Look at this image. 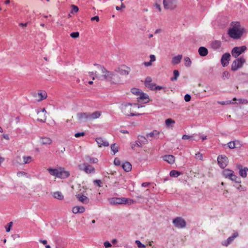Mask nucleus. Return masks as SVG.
Segmentation results:
<instances>
[{"label":"nucleus","instance_id":"nucleus-56","mask_svg":"<svg viewBox=\"0 0 248 248\" xmlns=\"http://www.w3.org/2000/svg\"><path fill=\"white\" fill-rule=\"evenodd\" d=\"M201 138L202 140H206V136H201Z\"/></svg>","mask_w":248,"mask_h":248},{"label":"nucleus","instance_id":"nucleus-19","mask_svg":"<svg viewBox=\"0 0 248 248\" xmlns=\"http://www.w3.org/2000/svg\"><path fill=\"white\" fill-rule=\"evenodd\" d=\"M77 197L78 200L83 203H87L89 202V199L86 196L81 194H78L77 195Z\"/></svg>","mask_w":248,"mask_h":248},{"label":"nucleus","instance_id":"nucleus-27","mask_svg":"<svg viewBox=\"0 0 248 248\" xmlns=\"http://www.w3.org/2000/svg\"><path fill=\"white\" fill-rule=\"evenodd\" d=\"M182 58V55H178L175 56L172 59V62L174 64L179 63L180 62Z\"/></svg>","mask_w":248,"mask_h":248},{"label":"nucleus","instance_id":"nucleus-31","mask_svg":"<svg viewBox=\"0 0 248 248\" xmlns=\"http://www.w3.org/2000/svg\"><path fill=\"white\" fill-rule=\"evenodd\" d=\"M131 92L133 94L139 96L140 93H142V91L139 89L134 88L131 89Z\"/></svg>","mask_w":248,"mask_h":248},{"label":"nucleus","instance_id":"nucleus-37","mask_svg":"<svg viewBox=\"0 0 248 248\" xmlns=\"http://www.w3.org/2000/svg\"><path fill=\"white\" fill-rule=\"evenodd\" d=\"M184 61H185V64L186 66H189L190 65L191 62L190 59L188 57H185L184 58Z\"/></svg>","mask_w":248,"mask_h":248},{"label":"nucleus","instance_id":"nucleus-6","mask_svg":"<svg viewBox=\"0 0 248 248\" xmlns=\"http://www.w3.org/2000/svg\"><path fill=\"white\" fill-rule=\"evenodd\" d=\"M145 85L146 87L153 91H157L165 89L164 87L157 86L155 83L152 82V79L150 77H148L146 78L145 80Z\"/></svg>","mask_w":248,"mask_h":248},{"label":"nucleus","instance_id":"nucleus-46","mask_svg":"<svg viewBox=\"0 0 248 248\" xmlns=\"http://www.w3.org/2000/svg\"><path fill=\"white\" fill-rule=\"evenodd\" d=\"M90 162L91 163H97L98 162V159L95 158H90Z\"/></svg>","mask_w":248,"mask_h":248},{"label":"nucleus","instance_id":"nucleus-5","mask_svg":"<svg viewBox=\"0 0 248 248\" xmlns=\"http://www.w3.org/2000/svg\"><path fill=\"white\" fill-rule=\"evenodd\" d=\"M246 61L243 57H240L234 60L231 65V70L232 71H235L242 68Z\"/></svg>","mask_w":248,"mask_h":248},{"label":"nucleus","instance_id":"nucleus-52","mask_svg":"<svg viewBox=\"0 0 248 248\" xmlns=\"http://www.w3.org/2000/svg\"><path fill=\"white\" fill-rule=\"evenodd\" d=\"M104 246L106 248H110L111 246V245L109 242L107 241L104 243Z\"/></svg>","mask_w":248,"mask_h":248},{"label":"nucleus","instance_id":"nucleus-17","mask_svg":"<svg viewBox=\"0 0 248 248\" xmlns=\"http://www.w3.org/2000/svg\"><path fill=\"white\" fill-rule=\"evenodd\" d=\"M96 141L97 142L98 146L100 147L102 146L107 147L109 145V143L106 140H104L101 138H97L96 139Z\"/></svg>","mask_w":248,"mask_h":248},{"label":"nucleus","instance_id":"nucleus-39","mask_svg":"<svg viewBox=\"0 0 248 248\" xmlns=\"http://www.w3.org/2000/svg\"><path fill=\"white\" fill-rule=\"evenodd\" d=\"M166 124L168 126H169L171 124H174L175 121L171 119H167L166 121Z\"/></svg>","mask_w":248,"mask_h":248},{"label":"nucleus","instance_id":"nucleus-2","mask_svg":"<svg viewBox=\"0 0 248 248\" xmlns=\"http://www.w3.org/2000/svg\"><path fill=\"white\" fill-rule=\"evenodd\" d=\"M47 170L50 175L61 179L67 178L70 175L69 172L66 170L63 167H59L56 169L49 168Z\"/></svg>","mask_w":248,"mask_h":248},{"label":"nucleus","instance_id":"nucleus-38","mask_svg":"<svg viewBox=\"0 0 248 248\" xmlns=\"http://www.w3.org/2000/svg\"><path fill=\"white\" fill-rule=\"evenodd\" d=\"M174 77L171 78V80H176L179 75V71L177 70L173 71Z\"/></svg>","mask_w":248,"mask_h":248},{"label":"nucleus","instance_id":"nucleus-28","mask_svg":"<svg viewBox=\"0 0 248 248\" xmlns=\"http://www.w3.org/2000/svg\"><path fill=\"white\" fill-rule=\"evenodd\" d=\"M41 142L43 144H50L52 143V140L47 137L42 138Z\"/></svg>","mask_w":248,"mask_h":248},{"label":"nucleus","instance_id":"nucleus-49","mask_svg":"<svg viewBox=\"0 0 248 248\" xmlns=\"http://www.w3.org/2000/svg\"><path fill=\"white\" fill-rule=\"evenodd\" d=\"M94 183L96 184L98 186H101L102 182L100 180H94Z\"/></svg>","mask_w":248,"mask_h":248},{"label":"nucleus","instance_id":"nucleus-50","mask_svg":"<svg viewBox=\"0 0 248 248\" xmlns=\"http://www.w3.org/2000/svg\"><path fill=\"white\" fill-rule=\"evenodd\" d=\"M191 99V96L188 95V94H186L185 96V100L186 101V102H188Z\"/></svg>","mask_w":248,"mask_h":248},{"label":"nucleus","instance_id":"nucleus-33","mask_svg":"<svg viewBox=\"0 0 248 248\" xmlns=\"http://www.w3.org/2000/svg\"><path fill=\"white\" fill-rule=\"evenodd\" d=\"M212 47L216 48V49H217L219 47H220L221 46V42H219V41H215L214 42H213L212 43Z\"/></svg>","mask_w":248,"mask_h":248},{"label":"nucleus","instance_id":"nucleus-13","mask_svg":"<svg viewBox=\"0 0 248 248\" xmlns=\"http://www.w3.org/2000/svg\"><path fill=\"white\" fill-rule=\"evenodd\" d=\"M137 99L139 103H147L150 101L148 95L142 92L140 93Z\"/></svg>","mask_w":248,"mask_h":248},{"label":"nucleus","instance_id":"nucleus-48","mask_svg":"<svg viewBox=\"0 0 248 248\" xmlns=\"http://www.w3.org/2000/svg\"><path fill=\"white\" fill-rule=\"evenodd\" d=\"M72 11H73L75 13H77L78 12V8L77 6L72 5Z\"/></svg>","mask_w":248,"mask_h":248},{"label":"nucleus","instance_id":"nucleus-7","mask_svg":"<svg viewBox=\"0 0 248 248\" xmlns=\"http://www.w3.org/2000/svg\"><path fill=\"white\" fill-rule=\"evenodd\" d=\"M79 168L80 170L88 174H93L95 172V168L87 163H84L82 165H79Z\"/></svg>","mask_w":248,"mask_h":248},{"label":"nucleus","instance_id":"nucleus-43","mask_svg":"<svg viewBox=\"0 0 248 248\" xmlns=\"http://www.w3.org/2000/svg\"><path fill=\"white\" fill-rule=\"evenodd\" d=\"M12 225H13V222H10L8 223V225L5 227L6 231L7 232H9L10 231L11 228L12 226Z\"/></svg>","mask_w":248,"mask_h":248},{"label":"nucleus","instance_id":"nucleus-12","mask_svg":"<svg viewBox=\"0 0 248 248\" xmlns=\"http://www.w3.org/2000/svg\"><path fill=\"white\" fill-rule=\"evenodd\" d=\"M231 59V55L229 53H225L222 56L221 63L223 67L227 66Z\"/></svg>","mask_w":248,"mask_h":248},{"label":"nucleus","instance_id":"nucleus-59","mask_svg":"<svg viewBox=\"0 0 248 248\" xmlns=\"http://www.w3.org/2000/svg\"><path fill=\"white\" fill-rule=\"evenodd\" d=\"M112 244H115L117 243V240L116 239H113L112 241Z\"/></svg>","mask_w":248,"mask_h":248},{"label":"nucleus","instance_id":"nucleus-61","mask_svg":"<svg viewBox=\"0 0 248 248\" xmlns=\"http://www.w3.org/2000/svg\"><path fill=\"white\" fill-rule=\"evenodd\" d=\"M0 132H3V129L1 126H0Z\"/></svg>","mask_w":248,"mask_h":248},{"label":"nucleus","instance_id":"nucleus-41","mask_svg":"<svg viewBox=\"0 0 248 248\" xmlns=\"http://www.w3.org/2000/svg\"><path fill=\"white\" fill-rule=\"evenodd\" d=\"M136 243L139 248H145V246L143 244H141L140 241L137 240L136 241Z\"/></svg>","mask_w":248,"mask_h":248},{"label":"nucleus","instance_id":"nucleus-36","mask_svg":"<svg viewBox=\"0 0 248 248\" xmlns=\"http://www.w3.org/2000/svg\"><path fill=\"white\" fill-rule=\"evenodd\" d=\"M195 158L199 160H202L203 155L200 152H198L195 155Z\"/></svg>","mask_w":248,"mask_h":248},{"label":"nucleus","instance_id":"nucleus-4","mask_svg":"<svg viewBox=\"0 0 248 248\" xmlns=\"http://www.w3.org/2000/svg\"><path fill=\"white\" fill-rule=\"evenodd\" d=\"M110 202L112 204H128L130 205L134 203V201L133 200L131 199H128L124 197L118 198V197H114L111 199Z\"/></svg>","mask_w":248,"mask_h":248},{"label":"nucleus","instance_id":"nucleus-35","mask_svg":"<svg viewBox=\"0 0 248 248\" xmlns=\"http://www.w3.org/2000/svg\"><path fill=\"white\" fill-rule=\"evenodd\" d=\"M111 149L115 154L118 151V146L116 144H113L111 146Z\"/></svg>","mask_w":248,"mask_h":248},{"label":"nucleus","instance_id":"nucleus-45","mask_svg":"<svg viewBox=\"0 0 248 248\" xmlns=\"http://www.w3.org/2000/svg\"><path fill=\"white\" fill-rule=\"evenodd\" d=\"M70 36L73 38H77L79 36V33L78 32H74L71 33Z\"/></svg>","mask_w":248,"mask_h":248},{"label":"nucleus","instance_id":"nucleus-40","mask_svg":"<svg viewBox=\"0 0 248 248\" xmlns=\"http://www.w3.org/2000/svg\"><path fill=\"white\" fill-rule=\"evenodd\" d=\"M114 164L116 166H120L121 165L120 160L118 158H115L114 160Z\"/></svg>","mask_w":248,"mask_h":248},{"label":"nucleus","instance_id":"nucleus-53","mask_svg":"<svg viewBox=\"0 0 248 248\" xmlns=\"http://www.w3.org/2000/svg\"><path fill=\"white\" fill-rule=\"evenodd\" d=\"M91 20L92 21L96 20L97 22H98L99 20V16H95L94 17H93L91 18Z\"/></svg>","mask_w":248,"mask_h":248},{"label":"nucleus","instance_id":"nucleus-3","mask_svg":"<svg viewBox=\"0 0 248 248\" xmlns=\"http://www.w3.org/2000/svg\"><path fill=\"white\" fill-rule=\"evenodd\" d=\"M125 109L130 113V116H137L143 114V113L137 112L136 110L140 106L138 104H127L125 105Z\"/></svg>","mask_w":248,"mask_h":248},{"label":"nucleus","instance_id":"nucleus-58","mask_svg":"<svg viewBox=\"0 0 248 248\" xmlns=\"http://www.w3.org/2000/svg\"><path fill=\"white\" fill-rule=\"evenodd\" d=\"M10 2V0H6L4 1L5 4H8Z\"/></svg>","mask_w":248,"mask_h":248},{"label":"nucleus","instance_id":"nucleus-60","mask_svg":"<svg viewBox=\"0 0 248 248\" xmlns=\"http://www.w3.org/2000/svg\"><path fill=\"white\" fill-rule=\"evenodd\" d=\"M41 242L44 245L47 243V241L46 240L41 241Z\"/></svg>","mask_w":248,"mask_h":248},{"label":"nucleus","instance_id":"nucleus-44","mask_svg":"<svg viewBox=\"0 0 248 248\" xmlns=\"http://www.w3.org/2000/svg\"><path fill=\"white\" fill-rule=\"evenodd\" d=\"M154 7H155V9L156 10V11H157L158 12H161V8L159 4H158L157 3H155L154 5Z\"/></svg>","mask_w":248,"mask_h":248},{"label":"nucleus","instance_id":"nucleus-18","mask_svg":"<svg viewBox=\"0 0 248 248\" xmlns=\"http://www.w3.org/2000/svg\"><path fill=\"white\" fill-rule=\"evenodd\" d=\"M163 159L170 164H173L175 161V157L172 155H166L163 156Z\"/></svg>","mask_w":248,"mask_h":248},{"label":"nucleus","instance_id":"nucleus-64","mask_svg":"<svg viewBox=\"0 0 248 248\" xmlns=\"http://www.w3.org/2000/svg\"><path fill=\"white\" fill-rule=\"evenodd\" d=\"M116 8V9H117V10H120V7H118V6H117Z\"/></svg>","mask_w":248,"mask_h":248},{"label":"nucleus","instance_id":"nucleus-9","mask_svg":"<svg viewBox=\"0 0 248 248\" xmlns=\"http://www.w3.org/2000/svg\"><path fill=\"white\" fill-rule=\"evenodd\" d=\"M164 8L168 9H173L176 7L175 0H164Z\"/></svg>","mask_w":248,"mask_h":248},{"label":"nucleus","instance_id":"nucleus-15","mask_svg":"<svg viewBox=\"0 0 248 248\" xmlns=\"http://www.w3.org/2000/svg\"><path fill=\"white\" fill-rule=\"evenodd\" d=\"M160 132L157 130H154L152 132L146 135V137L151 140L153 139H157L159 137Z\"/></svg>","mask_w":248,"mask_h":248},{"label":"nucleus","instance_id":"nucleus-57","mask_svg":"<svg viewBox=\"0 0 248 248\" xmlns=\"http://www.w3.org/2000/svg\"><path fill=\"white\" fill-rule=\"evenodd\" d=\"M27 25V23H25V24L20 23V26H23V27H26Z\"/></svg>","mask_w":248,"mask_h":248},{"label":"nucleus","instance_id":"nucleus-20","mask_svg":"<svg viewBox=\"0 0 248 248\" xmlns=\"http://www.w3.org/2000/svg\"><path fill=\"white\" fill-rule=\"evenodd\" d=\"M122 167L125 171L129 172L132 170V165L129 162H125L122 165Z\"/></svg>","mask_w":248,"mask_h":248},{"label":"nucleus","instance_id":"nucleus-22","mask_svg":"<svg viewBox=\"0 0 248 248\" xmlns=\"http://www.w3.org/2000/svg\"><path fill=\"white\" fill-rule=\"evenodd\" d=\"M114 75L112 73L108 71H107L105 75V78L107 80L112 81L113 83H115L114 81H112V80L114 79Z\"/></svg>","mask_w":248,"mask_h":248},{"label":"nucleus","instance_id":"nucleus-24","mask_svg":"<svg viewBox=\"0 0 248 248\" xmlns=\"http://www.w3.org/2000/svg\"><path fill=\"white\" fill-rule=\"evenodd\" d=\"M38 101H41L46 99L47 97L46 93L45 91H41L38 93Z\"/></svg>","mask_w":248,"mask_h":248},{"label":"nucleus","instance_id":"nucleus-55","mask_svg":"<svg viewBox=\"0 0 248 248\" xmlns=\"http://www.w3.org/2000/svg\"><path fill=\"white\" fill-rule=\"evenodd\" d=\"M229 74L227 72H225L223 74V76H226V78H228Z\"/></svg>","mask_w":248,"mask_h":248},{"label":"nucleus","instance_id":"nucleus-34","mask_svg":"<svg viewBox=\"0 0 248 248\" xmlns=\"http://www.w3.org/2000/svg\"><path fill=\"white\" fill-rule=\"evenodd\" d=\"M100 115H101V113H100V112H99V111H95V112L93 113L91 115V117L92 119H96V118H98V117H99Z\"/></svg>","mask_w":248,"mask_h":248},{"label":"nucleus","instance_id":"nucleus-11","mask_svg":"<svg viewBox=\"0 0 248 248\" xmlns=\"http://www.w3.org/2000/svg\"><path fill=\"white\" fill-rule=\"evenodd\" d=\"M217 162L221 168H224L227 166L228 163V158L226 156L221 155L217 157Z\"/></svg>","mask_w":248,"mask_h":248},{"label":"nucleus","instance_id":"nucleus-30","mask_svg":"<svg viewBox=\"0 0 248 248\" xmlns=\"http://www.w3.org/2000/svg\"><path fill=\"white\" fill-rule=\"evenodd\" d=\"M53 197L55 198L60 200H62L63 199V195H62V193L59 191L54 192L53 193Z\"/></svg>","mask_w":248,"mask_h":248},{"label":"nucleus","instance_id":"nucleus-16","mask_svg":"<svg viewBox=\"0 0 248 248\" xmlns=\"http://www.w3.org/2000/svg\"><path fill=\"white\" fill-rule=\"evenodd\" d=\"M238 236V233L237 232H235L233 234V235L229 237L227 240L224 241L223 242V245L227 246L228 245H229L230 243L232 242L234 240V239L236 238Z\"/></svg>","mask_w":248,"mask_h":248},{"label":"nucleus","instance_id":"nucleus-51","mask_svg":"<svg viewBox=\"0 0 248 248\" xmlns=\"http://www.w3.org/2000/svg\"><path fill=\"white\" fill-rule=\"evenodd\" d=\"M151 185V183L149 182H145L141 184L142 186L143 187H148Z\"/></svg>","mask_w":248,"mask_h":248},{"label":"nucleus","instance_id":"nucleus-63","mask_svg":"<svg viewBox=\"0 0 248 248\" xmlns=\"http://www.w3.org/2000/svg\"><path fill=\"white\" fill-rule=\"evenodd\" d=\"M46 248H50V246H49V245H46Z\"/></svg>","mask_w":248,"mask_h":248},{"label":"nucleus","instance_id":"nucleus-14","mask_svg":"<svg viewBox=\"0 0 248 248\" xmlns=\"http://www.w3.org/2000/svg\"><path fill=\"white\" fill-rule=\"evenodd\" d=\"M233 171L229 169H225L223 171V174L226 177H229L233 180L237 178L236 176L233 174Z\"/></svg>","mask_w":248,"mask_h":248},{"label":"nucleus","instance_id":"nucleus-1","mask_svg":"<svg viewBox=\"0 0 248 248\" xmlns=\"http://www.w3.org/2000/svg\"><path fill=\"white\" fill-rule=\"evenodd\" d=\"M243 32V30L241 28L240 23L232 22L231 27L228 31L229 35L232 38L238 39L241 37Z\"/></svg>","mask_w":248,"mask_h":248},{"label":"nucleus","instance_id":"nucleus-54","mask_svg":"<svg viewBox=\"0 0 248 248\" xmlns=\"http://www.w3.org/2000/svg\"><path fill=\"white\" fill-rule=\"evenodd\" d=\"M191 138L190 136L186 135H184L182 137V139L183 140H188Z\"/></svg>","mask_w":248,"mask_h":248},{"label":"nucleus","instance_id":"nucleus-42","mask_svg":"<svg viewBox=\"0 0 248 248\" xmlns=\"http://www.w3.org/2000/svg\"><path fill=\"white\" fill-rule=\"evenodd\" d=\"M228 144V147L231 149H233L235 147V144L234 141L230 142Z\"/></svg>","mask_w":248,"mask_h":248},{"label":"nucleus","instance_id":"nucleus-32","mask_svg":"<svg viewBox=\"0 0 248 248\" xmlns=\"http://www.w3.org/2000/svg\"><path fill=\"white\" fill-rule=\"evenodd\" d=\"M24 164L29 163L32 161L33 159L30 156L23 157Z\"/></svg>","mask_w":248,"mask_h":248},{"label":"nucleus","instance_id":"nucleus-8","mask_svg":"<svg viewBox=\"0 0 248 248\" xmlns=\"http://www.w3.org/2000/svg\"><path fill=\"white\" fill-rule=\"evenodd\" d=\"M247 49V47L245 46H239V47H234L232 50L231 53L232 56L234 58H237L239 55L244 52Z\"/></svg>","mask_w":248,"mask_h":248},{"label":"nucleus","instance_id":"nucleus-10","mask_svg":"<svg viewBox=\"0 0 248 248\" xmlns=\"http://www.w3.org/2000/svg\"><path fill=\"white\" fill-rule=\"evenodd\" d=\"M173 223L175 227L178 228H184L186 225V222L184 219L180 217H177L173 220Z\"/></svg>","mask_w":248,"mask_h":248},{"label":"nucleus","instance_id":"nucleus-29","mask_svg":"<svg viewBox=\"0 0 248 248\" xmlns=\"http://www.w3.org/2000/svg\"><path fill=\"white\" fill-rule=\"evenodd\" d=\"M248 171V169L247 168H245L244 169H241L239 170L240 175L243 177H246L247 175V172Z\"/></svg>","mask_w":248,"mask_h":248},{"label":"nucleus","instance_id":"nucleus-62","mask_svg":"<svg viewBox=\"0 0 248 248\" xmlns=\"http://www.w3.org/2000/svg\"><path fill=\"white\" fill-rule=\"evenodd\" d=\"M93 82L92 81H90L89 82V84H93Z\"/></svg>","mask_w":248,"mask_h":248},{"label":"nucleus","instance_id":"nucleus-26","mask_svg":"<svg viewBox=\"0 0 248 248\" xmlns=\"http://www.w3.org/2000/svg\"><path fill=\"white\" fill-rule=\"evenodd\" d=\"M181 172L176 170H172L170 171V175L172 177H177L181 175Z\"/></svg>","mask_w":248,"mask_h":248},{"label":"nucleus","instance_id":"nucleus-23","mask_svg":"<svg viewBox=\"0 0 248 248\" xmlns=\"http://www.w3.org/2000/svg\"><path fill=\"white\" fill-rule=\"evenodd\" d=\"M199 53L201 56H205L208 54V50L204 47H200L199 49Z\"/></svg>","mask_w":248,"mask_h":248},{"label":"nucleus","instance_id":"nucleus-21","mask_svg":"<svg viewBox=\"0 0 248 248\" xmlns=\"http://www.w3.org/2000/svg\"><path fill=\"white\" fill-rule=\"evenodd\" d=\"M85 211V208L83 206H75L72 209V212L74 214L82 213Z\"/></svg>","mask_w":248,"mask_h":248},{"label":"nucleus","instance_id":"nucleus-47","mask_svg":"<svg viewBox=\"0 0 248 248\" xmlns=\"http://www.w3.org/2000/svg\"><path fill=\"white\" fill-rule=\"evenodd\" d=\"M85 135L84 132L77 133L75 135L76 138H79L81 136H84Z\"/></svg>","mask_w":248,"mask_h":248},{"label":"nucleus","instance_id":"nucleus-25","mask_svg":"<svg viewBox=\"0 0 248 248\" xmlns=\"http://www.w3.org/2000/svg\"><path fill=\"white\" fill-rule=\"evenodd\" d=\"M150 61L149 62H144V64L146 66H151L152 64V62L155 61V57L154 55H151L150 56Z\"/></svg>","mask_w":248,"mask_h":248}]
</instances>
